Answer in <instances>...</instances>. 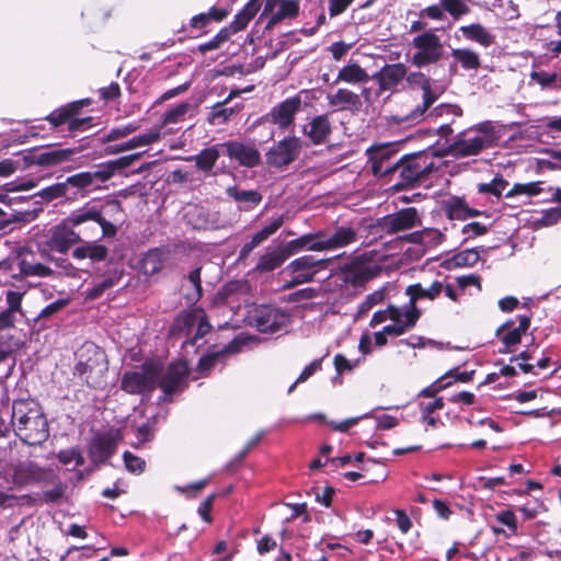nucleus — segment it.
Here are the masks:
<instances>
[{
	"label": "nucleus",
	"mask_w": 561,
	"mask_h": 561,
	"mask_svg": "<svg viewBox=\"0 0 561 561\" xmlns=\"http://www.w3.org/2000/svg\"><path fill=\"white\" fill-rule=\"evenodd\" d=\"M188 375L190 368L185 360L172 362L168 365L165 371L161 373L157 387L162 390L164 396L171 397L187 387L186 379Z\"/></svg>",
	"instance_id": "12"
},
{
	"label": "nucleus",
	"mask_w": 561,
	"mask_h": 561,
	"mask_svg": "<svg viewBox=\"0 0 561 561\" xmlns=\"http://www.w3.org/2000/svg\"><path fill=\"white\" fill-rule=\"evenodd\" d=\"M301 148V140L298 137L286 136L265 153L266 164L277 170H284L298 159Z\"/></svg>",
	"instance_id": "10"
},
{
	"label": "nucleus",
	"mask_w": 561,
	"mask_h": 561,
	"mask_svg": "<svg viewBox=\"0 0 561 561\" xmlns=\"http://www.w3.org/2000/svg\"><path fill=\"white\" fill-rule=\"evenodd\" d=\"M322 237H325V230L306 233L288 241L285 249L289 253V256L304 250L318 252L324 251Z\"/></svg>",
	"instance_id": "27"
},
{
	"label": "nucleus",
	"mask_w": 561,
	"mask_h": 561,
	"mask_svg": "<svg viewBox=\"0 0 561 561\" xmlns=\"http://www.w3.org/2000/svg\"><path fill=\"white\" fill-rule=\"evenodd\" d=\"M250 322L262 333H275L286 325L287 314L278 308L261 305L251 311Z\"/></svg>",
	"instance_id": "13"
},
{
	"label": "nucleus",
	"mask_w": 561,
	"mask_h": 561,
	"mask_svg": "<svg viewBox=\"0 0 561 561\" xmlns=\"http://www.w3.org/2000/svg\"><path fill=\"white\" fill-rule=\"evenodd\" d=\"M262 3L261 0H249L241 11H239L233 21L226 26L232 34L243 31L254 19Z\"/></svg>",
	"instance_id": "34"
},
{
	"label": "nucleus",
	"mask_w": 561,
	"mask_h": 561,
	"mask_svg": "<svg viewBox=\"0 0 561 561\" xmlns=\"http://www.w3.org/2000/svg\"><path fill=\"white\" fill-rule=\"evenodd\" d=\"M163 262V253L161 250H149L141 260V270L146 275H154L162 270Z\"/></svg>",
	"instance_id": "48"
},
{
	"label": "nucleus",
	"mask_w": 561,
	"mask_h": 561,
	"mask_svg": "<svg viewBox=\"0 0 561 561\" xmlns=\"http://www.w3.org/2000/svg\"><path fill=\"white\" fill-rule=\"evenodd\" d=\"M414 78H419V84L423 91V102L422 104L416 105L409 114L402 117L396 116L394 119L398 123L415 124L421 122L427 110L438 98V95L432 89L431 79L428 77L422 72H413L411 73V79L414 80Z\"/></svg>",
	"instance_id": "17"
},
{
	"label": "nucleus",
	"mask_w": 561,
	"mask_h": 561,
	"mask_svg": "<svg viewBox=\"0 0 561 561\" xmlns=\"http://www.w3.org/2000/svg\"><path fill=\"white\" fill-rule=\"evenodd\" d=\"M370 77L357 62H350L342 67L334 83L345 82L350 84L366 83Z\"/></svg>",
	"instance_id": "39"
},
{
	"label": "nucleus",
	"mask_w": 561,
	"mask_h": 561,
	"mask_svg": "<svg viewBox=\"0 0 561 561\" xmlns=\"http://www.w3.org/2000/svg\"><path fill=\"white\" fill-rule=\"evenodd\" d=\"M329 260L317 259L314 255L306 254L293 260L284 270L290 279L283 285V289H291L299 285L314 280L319 271L328 266Z\"/></svg>",
	"instance_id": "7"
},
{
	"label": "nucleus",
	"mask_w": 561,
	"mask_h": 561,
	"mask_svg": "<svg viewBox=\"0 0 561 561\" xmlns=\"http://www.w3.org/2000/svg\"><path fill=\"white\" fill-rule=\"evenodd\" d=\"M242 345V341L233 339L221 350L216 352H208L198 359L196 370L203 377L207 376V374L217 365V363L224 360L228 354L239 353Z\"/></svg>",
	"instance_id": "23"
},
{
	"label": "nucleus",
	"mask_w": 561,
	"mask_h": 561,
	"mask_svg": "<svg viewBox=\"0 0 561 561\" xmlns=\"http://www.w3.org/2000/svg\"><path fill=\"white\" fill-rule=\"evenodd\" d=\"M11 424L19 439L28 446H41L49 438V425L42 407L32 400H15Z\"/></svg>",
	"instance_id": "2"
},
{
	"label": "nucleus",
	"mask_w": 561,
	"mask_h": 561,
	"mask_svg": "<svg viewBox=\"0 0 561 561\" xmlns=\"http://www.w3.org/2000/svg\"><path fill=\"white\" fill-rule=\"evenodd\" d=\"M160 138H161L160 128H154V129L149 130L148 133L135 136L121 145L107 146L104 149V153L105 154H115V153L130 150V149H134L137 147L148 146V145L159 141Z\"/></svg>",
	"instance_id": "29"
},
{
	"label": "nucleus",
	"mask_w": 561,
	"mask_h": 561,
	"mask_svg": "<svg viewBox=\"0 0 561 561\" xmlns=\"http://www.w3.org/2000/svg\"><path fill=\"white\" fill-rule=\"evenodd\" d=\"M204 309L201 308V307H196L190 311H185L181 314H179L175 319H174V322H173V325H172V331L175 332V331H185V330H190L191 328H193L199 317L202 316Z\"/></svg>",
	"instance_id": "49"
},
{
	"label": "nucleus",
	"mask_w": 561,
	"mask_h": 561,
	"mask_svg": "<svg viewBox=\"0 0 561 561\" xmlns=\"http://www.w3.org/2000/svg\"><path fill=\"white\" fill-rule=\"evenodd\" d=\"M468 131L459 133L455 140L449 144L444 153L456 159L468 158L480 154L484 149L493 146V139L488 135H476L467 137Z\"/></svg>",
	"instance_id": "11"
},
{
	"label": "nucleus",
	"mask_w": 561,
	"mask_h": 561,
	"mask_svg": "<svg viewBox=\"0 0 561 561\" xmlns=\"http://www.w3.org/2000/svg\"><path fill=\"white\" fill-rule=\"evenodd\" d=\"M226 194L228 197L232 198L239 205V209L243 211L253 210L263 199V195L257 190H241L237 185L228 186Z\"/></svg>",
	"instance_id": "28"
},
{
	"label": "nucleus",
	"mask_w": 561,
	"mask_h": 561,
	"mask_svg": "<svg viewBox=\"0 0 561 561\" xmlns=\"http://www.w3.org/2000/svg\"><path fill=\"white\" fill-rule=\"evenodd\" d=\"M19 270L21 275L23 276H39V277H48L54 274V271L42 263H32L27 260L23 259L19 262Z\"/></svg>",
	"instance_id": "50"
},
{
	"label": "nucleus",
	"mask_w": 561,
	"mask_h": 561,
	"mask_svg": "<svg viewBox=\"0 0 561 561\" xmlns=\"http://www.w3.org/2000/svg\"><path fill=\"white\" fill-rule=\"evenodd\" d=\"M517 320L518 325L516 328H513L515 323L513 320H507L495 331V335L500 337L503 344V347L499 350L501 354L513 352L515 347L520 344L523 335H525L530 328V316L519 314L517 316Z\"/></svg>",
	"instance_id": "14"
},
{
	"label": "nucleus",
	"mask_w": 561,
	"mask_h": 561,
	"mask_svg": "<svg viewBox=\"0 0 561 561\" xmlns=\"http://www.w3.org/2000/svg\"><path fill=\"white\" fill-rule=\"evenodd\" d=\"M416 49L412 56V64L419 68L436 64L443 57V44L433 31H425L412 39Z\"/></svg>",
	"instance_id": "8"
},
{
	"label": "nucleus",
	"mask_w": 561,
	"mask_h": 561,
	"mask_svg": "<svg viewBox=\"0 0 561 561\" xmlns=\"http://www.w3.org/2000/svg\"><path fill=\"white\" fill-rule=\"evenodd\" d=\"M284 224V217L278 216L275 218L270 225L262 228L255 234H253L252 240L260 245L265 240H267L272 234H274Z\"/></svg>",
	"instance_id": "61"
},
{
	"label": "nucleus",
	"mask_w": 561,
	"mask_h": 561,
	"mask_svg": "<svg viewBox=\"0 0 561 561\" xmlns=\"http://www.w3.org/2000/svg\"><path fill=\"white\" fill-rule=\"evenodd\" d=\"M141 156L142 152H137L100 163L96 167L100 172L99 176H102V181L106 182L112 179L116 172L130 167L136 160L140 159Z\"/></svg>",
	"instance_id": "32"
},
{
	"label": "nucleus",
	"mask_w": 561,
	"mask_h": 561,
	"mask_svg": "<svg viewBox=\"0 0 561 561\" xmlns=\"http://www.w3.org/2000/svg\"><path fill=\"white\" fill-rule=\"evenodd\" d=\"M108 362L105 352L96 346L90 345L85 348V359L76 364L75 371L84 379L88 387L103 389L106 386V373Z\"/></svg>",
	"instance_id": "4"
},
{
	"label": "nucleus",
	"mask_w": 561,
	"mask_h": 561,
	"mask_svg": "<svg viewBox=\"0 0 561 561\" xmlns=\"http://www.w3.org/2000/svg\"><path fill=\"white\" fill-rule=\"evenodd\" d=\"M56 458L64 466H69L73 462L77 467H81L85 463L83 454L78 446L59 450L56 454Z\"/></svg>",
	"instance_id": "53"
},
{
	"label": "nucleus",
	"mask_w": 561,
	"mask_h": 561,
	"mask_svg": "<svg viewBox=\"0 0 561 561\" xmlns=\"http://www.w3.org/2000/svg\"><path fill=\"white\" fill-rule=\"evenodd\" d=\"M232 33L227 27H222L210 41L201 44L198 50L203 54L218 49L221 44L227 42Z\"/></svg>",
	"instance_id": "62"
},
{
	"label": "nucleus",
	"mask_w": 561,
	"mask_h": 561,
	"mask_svg": "<svg viewBox=\"0 0 561 561\" xmlns=\"http://www.w3.org/2000/svg\"><path fill=\"white\" fill-rule=\"evenodd\" d=\"M123 460H124L127 471H129L133 474H140L146 469L145 459L134 455L133 453H130L128 450H126L123 454Z\"/></svg>",
	"instance_id": "63"
},
{
	"label": "nucleus",
	"mask_w": 561,
	"mask_h": 561,
	"mask_svg": "<svg viewBox=\"0 0 561 561\" xmlns=\"http://www.w3.org/2000/svg\"><path fill=\"white\" fill-rule=\"evenodd\" d=\"M99 175L100 172L98 169L95 171H84L68 176L65 182L69 192L77 193L79 199L85 197L91 187L93 190L101 187L100 183L104 182L102 181V176Z\"/></svg>",
	"instance_id": "22"
},
{
	"label": "nucleus",
	"mask_w": 561,
	"mask_h": 561,
	"mask_svg": "<svg viewBox=\"0 0 561 561\" xmlns=\"http://www.w3.org/2000/svg\"><path fill=\"white\" fill-rule=\"evenodd\" d=\"M48 484H53V489L46 490L42 494L43 502L47 504H55L58 503L64 496L67 491V483L62 482L55 471V478L54 481L49 482Z\"/></svg>",
	"instance_id": "52"
},
{
	"label": "nucleus",
	"mask_w": 561,
	"mask_h": 561,
	"mask_svg": "<svg viewBox=\"0 0 561 561\" xmlns=\"http://www.w3.org/2000/svg\"><path fill=\"white\" fill-rule=\"evenodd\" d=\"M163 367L160 363L148 359L141 365V370H127L121 378V389L128 394L151 393L157 388V381Z\"/></svg>",
	"instance_id": "6"
},
{
	"label": "nucleus",
	"mask_w": 561,
	"mask_h": 561,
	"mask_svg": "<svg viewBox=\"0 0 561 561\" xmlns=\"http://www.w3.org/2000/svg\"><path fill=\"white\" fill-rule=\"evenodd\" d=\"M407 66L398 62L383 66L371 78L378 82L380 92L394 89L407 76Z\"/></svg>",
	"instance_id": "24"
},
{
	"label": "nucleus",
	"mask_w": 561,
	"mask_h": 561,
	"mask_svg": "<svg viewBox=\"0 0 561 561\" xmlns=\"http://www.w3.org/2000/svg\"><path fill=\"white\" fill-rule=\"evenodd\" d=\"M191 107V104L187 102H182L174 106L173 108L167 111L162 117L161 127L167 126L169 124H176L184 119L185 115L187 114L188 110Z\"/></svg>",
	"instance_id": "56"
},
{
	"label": "nucleus",
	"mask_w": 561,
	"mask_h": 561,
	"mask_svg": "<svg viewBox=\"0 0 561 561\" xmlns=\"http://www.w3.org/2000/svg\"><path fill=\"white\" fill-rule=\"evenodd\" d=\"M299 14V3L296 0H283L277 12L267 21L266 28H273L285 19H295Z\"/></svg>",
	"instance_id": "42"
},
{
	"label": "nucleus",
	"mask_w": 561,
	"mask_h": 561,
	"mask_svg": "<svg viewBox=\"0 0 561 561\" xmlns=\"http://www.w3.org/2000/svg\"><path fill=\"white\" fill-rule=\"evenodd\" d=\"M226 105L227 103L224 101L216 103L208 113L207 122L211 125L225 124L234 113L242 108V106L226 107Z\"/></svg>",
	"instance_id": "47"
},
{
	"label": "nucleus",
	"mask_w": 561,
	"mask_h": 561,
	"mask_svg": "<svg viewBox=\"0 0 561 561\" xmlns=\"http://www.w3.org/2000/svg\"><path fill=\"white\" fill-rule=\"evenodd\" d=\"M402 308H399L394 305H389L385 310L376 311L370 319V327H376L380 323H383L387 320L397 321L399 317V312Z\"/></svg>",
	"instance_id": "59"
},
{
	"label": "nucleus",
	"mask_w": 561,
	"mask_h": 561,
	"mask_svg": "<svg viewBox=\"0 0 561 561\" xmlns=\"http://www.w3.org/2000/svg\"><path fill=\"white\" fill-rule=\"evenodd\" d=\"M342 280L353 287H365V285L380 275L382 268L378 264H369L359 255L343 264L340 267Z\"/></svg>",
	"instance_id": "9"
},
{
	"label": "nucleus",
	"mask_w": 561,
	"mask_h": 561,
	"mask_svg": "<svg viewBox=\"0 0 561 561\" xmlns=\"http://www.w3.org/2000/svg\"><path fill=\"white\" fill-rule=\"evenodd\" d=\"M459 31L467 41L476 42L483 47H489L494 43V36L480 23L462 25Z\"/></svg>",
	"instance_id": "38"
},
{
	"label": "nucleus",
	"mask_w": 561,
	"mask_h": 561,
	"mask_svg": "<svg viewBox=\"0 0 561 561\" xmlns=\"http://www.w3.org/2000/svg\"><path fill=\"white\" fill-rule=\"evenodd\" d=\"M508 182L502 176H495L490 183H481L478 186L479 193L491 194L501 197L502 192L507 187Z\"/></svg>",
	"instance_id": "60"
},
{
	"label": "nucleus",
	"mask_w": 561,
	"mask_h": 561,
	"mask_svg": "<svg viewBox=\"0 0 561 561\" xmlns=\"http://www.w3.org/2000/svg\"><path fill=\"white\" fill-rule=\"evenodd\" d=\"M55 469L44 467L33 460L19 461L10 466V479L8 483L11 484L9 490H22L30 485H46L54 481Z\"/></svg>",
	"instance_id": "5"
},
{
	"label": "nucleus",
	"mask_w": 561,
	"mask_h": 561,
	"mask_svg": "<svg viewBox=\"0 0 561 561\" xmlns=\"http://www.w3.org/2000/svg\"><path fill=\"white\" fill-rule=\"evenodd\" d=\"M220 147L225 148L226 154L231 160H236L241 167L253 169L259 167L262 162L261 153L253 142L245 144L237 140H229L220 144Z\"/></svg>",
	"instance_id": "18"
},
{
	"label": "nucleus",
	"mask_w": 561,
	"mask_h": 561,
	"mask_svg": "<svg viewBox=\"0 0 561 561\" xmlns=\"http://www.w3.org/2000/svg\"><path fill=\"white\" fill-rule=\"evenodd\" d=\"M72 256L77 260L90 259L92 262H102L107 259L108 249L103 244L85 242L72 251Z\"/></svg>",
	"instance_id": "40"
},
{
	"label": "nucleus",
	"mask_w": 561,
	"mask_h": 561,
	"mask_svg": "<svg viewBox=\"0 0 561 561\" xmlns=\"http://www.w3.org/2000/svg\"><path fill=\"white\" fill-rule=\"evenodd\" d=\"M219 147L220 145L205 148L197 154L186 158V161H195V167L198 171L210 174L220 157Z\"/></svg>",
	"instance_id": "37"
},
{
	"label": "nucleus",
	"mask_w": 561,
	"mask_h": 561,
	"mask_svg": "<svg viewBox=\"0 0 561 561\" xmlns=\"http://www.w3.org/2000/svg\"><path fill=\"white\" fill-rule=\"evenodd\" d=\"M119 279L121 275H117L116 273L105 277L100 283L94 284V286L89 290L88 297L91 299L100 298L107 289L114 287Z\"/></svg>",
	"instance_id": "58"
},
{
	"label": "nucleus",
	"mask_w": 561,
	"mask_h": 561,
	"mask_svg": "<svg viewBox=\"0 0 561 561\" xmlns=\"http://www.w3.org/2000/svg\"><path fill=\"white\" fill-rule=\"evenodd\" d=\"M328 103L341 111L357 113L362 110L360 96L348 89H339L334 94L328 95Z\"/></svg>",
	"instance_id": "31"
},
{
	"label": "nucleus",
	"mask_w": 561,
	"mask_h": 561,
	"mask_svg": "<svg viewBox=\"0 0 561 561\" xmlns=\"http://www.w3.org/2000/svg\"><path fill=\"white\" fill-rule=\"evenodd\" d=\"M37 196L42 197L46 202H53L54 199L65 197L67 201H77L78 194L70 193L66 182L55 183L39 191Z\"/></svg>",
	"instance_id": "45"
},
{
	"label": "nucleus",
	"mask_w": 561,
	"mask_h": 561,
	"mask_svg": "<svg viewBox=\"0 0 561 561\" xmlns=\"http://www.w3.org/2000/svg\"><path fill=\"white\" fill-rule=\"evenodd\" d=\"M480 259L477 249H466L453 255L444 262L446 268H456L465 266H473Z\"/></svg>",
	"instance_id": "44"
},
{
	"label": "nucleus",
	"mask_w": 561,
	"mask_h": 561,
	"mask_svg": "<svg viewBox=\"0 0 561 561\" xmlns=\"http://www.w3.org/2000/svg\"><path fill=\"white\" fill-rule=\"evenodd\" d=\"M420 224L416 208L408 207L378 219L377 227L386 234H394Z\"/></svg>",
	"instance_id": "16"
},
{
	"label": "nucleus",
	"mask_w": 561,
	"mask_h": 561,
	"mask_svg": "<svg viewBox=\"0 0 561 561\" xmlns=\"http://www.w3.org/2000/svg\"><path fill=\"white\" fill-rule=\"evenodd\" d=\"M202 267H196L187 275V280L192 284L193 290L185 295V300L188 305H195L203 296Z\"/></svg>",
	"instance_id": "51"
},
{
	"label": "nucleus",
	"mask_w": 561,
	"mask_h": 561,
	"mask_svg": "<svg viewBox=\"0 0 561 561\" xmlns=\"http://www.w3.org/2000/svg\"><path fill=\"white\" fill-rule=\"evenodd\" d=\"M91 104L92 100L89 98L69 102L61 106V112L58 114L57 119L58 122H62L70 118L72 115H80L81 111Z\"/></svg>",
	"instance_id": "55"
},
{
	"label": "nucleus",
	"mask_w": 561,
	"mask_h": 561,
	"mask_svg": "<svg viewBox=\"0 0 561 561\" xmlns=\"http://www.w3.org/2000/svg\"><path fill=\"white\" fill-rule=\"evenodd\" d=\"M494 519L507 527V530H505L502 527L497 526H491V530L493 535L500 536L503 535L505 538H511L518 535V522L515 513L512 510H503L497 512L494 515Z\"/></svg>",
	"instance_id": "36"
},
{
	"label": "nucleus",
	"mask_w": 561,
	"mask_h": 561,
	"mask_svg": "<svg viewBox=\"0 0 561 561\" xmlns=\"http://www.w3.org/2000/svg\"><path fill=\"white\" fill-rule=\"evenodd\" d=\"M451 56L465 70H478L481 67L479 54L470 48H455Z\"/></svg>",
	"instance_id": "43"
},
{
	"label": "nucleus",
	"mask_w": 561,
	"mask_h": 561,
	"mask_svg": "<svg viewBox=\"0 0 561 561\" xmlns=\"http://www.w3.org/2000/svg\"><path fill=\"white\" fill-rule=\"evenodd\" d=\"M396 152V150L387 145H379L367 149L368 162L370 163L371 172L375 176H392L393 162H391V158Z\"/></svg>",
	"instance_id": "20"
},
{
	"label": "nucleus",
	"mask_w": 561,
	"mask_h": 561,
	"mask_svg": "<svg viewBox=\"0 0 561 561\" xmlns=\"http://www.w3.org/2000/svg\"><path fill=\"white\" fill-rule=\"evenodd\" d=\"M288 257L289 253L285 247L268 251L259 257L254 270L259 273L272 272L282 266Z\"/></svg>",
	"instance_id": "35"
},
{
	"label": "nucleus",
	"mask_w": 561,
	"mask_h": 561,
	"mask_svg": "<svg viewBox=\"0 0 561 561\" xmlns=\"http://www.w3.org/2000/svg\"><path fill=\"white\" fill-rule=\"evenodd\" d=\"M442 8L455 20L470 12L469 2L472 0H439Z\"/></svg>",
	"instance_id": "54"
},
{
	"label": "nucleus",
	"mask_w": 561,
	"mask_h": 561,
	"mask_svg": "<svg viewBox=\"0 0 561 561\" xmlns=\"http://www.w3.org/2000/svg\"><path fill=\"white\" fill-rule=\"evenodd\" d=\"M392 169V176L397 174V182L391 186L394 192L421 186L436 170L433 159L424 151L402 156L393 162Z\"/></svg>",
	"instance_id": "3"
},
{
	"label": "nucleus",
	"mask_w": 561,
	"mask_h": 561,
	"mask_svg": "<svg viewBox=\"0 0 561 561\" xmlns=\"http://www.w3.org/2000/svg\"><path fill=\"white\" fill-rule=\"evenodd\" d=\"M443 209L450 220H466L481 215V211L471 208L462 197L451 196L444 202Z\"/></svg>",
	"instance_id": "30"
},
{
	"label": "nucleus",
	"mask_w": 561,
	"mask_h": 561,
	"mask_svg": "<svg viewBox=\"0 0 561 561\" xmlns=\"http://www.w3.org/2000/svg\"><path fill=\"white\" fill-rule=\"evenodd\" d=\"M357 240V230L351 226H340L329 234L325 230V237H322L324 251H332L345 248Z\"/></svg>",
	"instance_id": "26"
},
{
	"label": "nucleus",
	"mask_w": 561,
	"mask_h": 561,
	"mask_svg": "<svg viewBox=\"0 0 561 561\" xmlns=\"http://www.w3.org/2000/svg\"><path fill=\"white\" fill-rule=\"evenodd\" d=\"M124 209L118 199H110L100 208L89 204L70 213L60 224L50 229L48 247L56 252L67 253L69 249L81 241V232L75 231V228L81 227L88 221L98 224L102 229V237L114 238L117 234L118 227L115 224L117 216L123 214Z\"/></svg>",
	"instance_id": "1"
},
{
	"label": "nucleus",
	"mask_w": 561,
	"mask_h": 561,
	"mask_svg": "<svg viewBox=\"0 0 561 561\" xmlns=\"http://www.w3.org/2000/svg\"><path fill=\"white\" fill-rule=\"evenodd\" d=\"M541 182H530V183H516L513 187L506 193L505 197L511 198L517 195H528L536 196L542 192Z\"/></svg>",
	"instance_id": "57"
},
{
	"label": "nucleus",
	"mask_w": 561,
	"mask_h": 561,
	"mask_svg": "<svg viewBox=\"0 0 561 561\" xmlns=\"http://www.w3.org/2000/svg\"><path fill=\"white\" fill-rule=\"evenodd\" d=\"M123 439L119 428H110L91 440L89 455L93 462L105 463L116 453L118 443Z\"/></svg>",
	"instance_id": "15"
},
{
	"label": "nucleus",
	"mask_w": 561,
	"mask_h": 561,
	"mask_svg": "<svg viewBox=\"0 0 561 561\" xmlns=\"http://www.w3.org/2000/svg\"><path fill=\"white\" fill-rule=\"evenodd\" d=\"M405 294L410 297V300L409 304L403 307V309L409 313L414 314V317L420 320L422 312L416 307V301L427 298V289L423 288L420 283H415L407 287Z\"/></svg>",
	"instance_id": "46"
},
{
	"label": "nucleus",
	"mask_w": 561,
	"mask_h": 561,
	"mask_svg": "<svg viewBox=\"0 0 561 561\" xmlns=\"http://www.w3.org/2000/svg\"><path fill=\"white\" fill-rule=\"evenodd\" d=\"M302 133L316 146L324 144L332 134L329 114L314 116L308 125L304 126Z\"/></svg>",
	"instance_id": "25"
},
{
	"label": "nucleus",
	"mask_w": 561,
	"mask_h": 561,
	"mask_svg": "<svg viewBox=\"0 0 561 561\" xmlns=\"http://www.w3.org/2000/svg\"><path fill=\"white\" fill-rule=\"evenodd\" d=\"M417 321L419 319H416L414 314L409 313L402 308L399 312L398 320L392 321L391 324L385 325L382 330L387 335L400 336L412 330L416 325Z\"/></svg>",
	"instance_id": "41"
},
{
	"label": "nucleus",
	"mask_w": 561,
	"mask_h": 561,
	"mask_svg": "<svg viewBox=\"0 0 561 561\" xmlns=\"http://www.w3.org/2000/svg\"><path fill=\"white\" fill-rule=\"evenodd\" d=\"M75 153L76 149L72 148L51 149L43 152L32 149L23 160L26 165L54 167L70 160Z\"/></svg>",
	"instance_id": "21"
},
{
	"label": "nucleus",
	"mask_w": 561,
	"mask_h": 561,
	"mask_svg": "<svg viewBox=\"0 0 561 561\" xmlns=\"http://www.w3.org/2000/svg\"><path fill=\"white\" fill-rule=\"evenodd\" d=\"M61 112V106L54 110L51 113H49L45 121H47L53 128H58L61 125L67 124L68 125V131L70 134L79 131V130H85L92 126L93 117L87 116V117H79V115H72L70 118L58 122L57 116Z\"/></svg>",
	"instance_id": "33"
},
{
	"label": "nucleus",
	"mask_w": 561,
	"mask_h": 561,
	"mask_svg": "<svg viewBox=\"0 0 561 561\" xmlns=\"http://www.w3.org/2000/svg\"><path fill=\"white\" fill-rule=\"evenodd\" d=\"M385 293L382 290H376L366 296L365 300L358 306L357 317H362L370 311L376 305L381 304L385 299Z\"/></svg>",
	"instance_id": "64"
},
{
	"label": "nucleus",
	"mask_w": 561,
	"mask_h": 561,
	"mask_svg": "<svg viewBox=\"0 0 561 561\" xmlns=\"http://www.w3.org/2000/svg\"><path fill=\"white\" fill-rule=\"evenodd\" d=\"M300 110L301 99L299 95L287 98L271 110L267 119L280 129H286L294 124L295 116Z\"/></svg>",
	"instance_id": "19"
}]
</instances>
